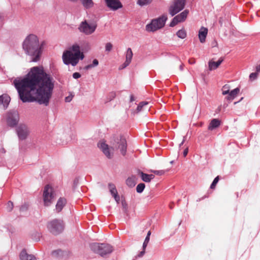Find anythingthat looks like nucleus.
<instances>
[{
    "label": "nucleus",
    "instance_id": "1",
    "mask_svg": "<svg viewBox=\"0 0 260 260\" xmlns=\"http://www.w3.org/2000/svg\"><path fill=\"white\" fill-rule=\"evenodd\" d=\"M55 81L42 66L34 67L22 79L14 81L20 100L23 102H37L47 106L52 98Z\"/></svg>",
    "mask_w": 260,
    "mask_h": 260
},
{
    "label": "nucleus",
    "instance_id": "2",
    "mask_svg": "<svg viewBox=\"0 0 260 260\" xmlns=\"http://www.w3.org/2000/svg\"><path fill=\"white\" fill-rule=\"evenodd\" d=\"M22 47L26 54L31 57V61L37 62L40 60L41 50L37 36L30 34L27 36L23 41Z\"/></svg>",
    "mask_w": 260,
    "mask_h": 260
},
{
    "label": "nucleus",
    "instance_id": "3",
    "mask_svg": "<svg viewBox=\"0 0 260 260\" xmlns=\"http://www.w3.org/2000/svg\"><path fill=\"white\" fill-rule=\"evenodd\" d=\"M84 55L80 51V46L77 44H74L68 50L65 51L62 54V60L66 64H72L75 66L80 60H82Z\"/></svg>",
    "mask_w": 260,
    "mask_h": 260
},
{
    "label": "nucleus",
    "instance_id": "4",
    "mask_svg": "<svg viewBox=\"0 0 260 260\" xmlns=\"http://www.w3.org/2000/svg\"><path fill=\"white\" fill-rule=\"evenodd\" d=\"M90 247L94 252L98 253L101 256L109 254L113 250L112 247L108 244L95 243L90 244Z\"/></svg>",
    "mask_w": 260,
    "mask_h": 260
},
{
    "label": "nucleus",
    "instance_id": "5",
    "mask_svg": "<svg viewBox=\"0 0 260 260\" xmlns=\"http://www.w3.org/2000/svg\"><path fill=\"white\" fill-rule=\"evenodd\" d=\"M167 20L166 15H162L157 19H153L150 24L146 25V30L149 31H154L163 27Z\"/></svg>",
    "mask_w": 260,
    "mask_h": 260
},
{
    "label": "nucleus",
    "instance_id": "6",
    "mask_svg": "<svg viewBox=\"0 0 260 260\" xmlns=\"http://www.w3.org/2000/svg\"><path fill=\"white\" fill-rule=\"evenodd\" d=\"M135 100V98L131 95V115H138L141 112L149 108L147 106L149 104V102L143 101L137 104L136 103H134Z\"/></svg>",
    "mask_w": 260,
    "mask_h": 260
},
{
    "label": "nucleus",
    "instance_id": "7",
    "mask_svg": "<svg viewBox=\"0 0 260 260\" xmlns=\"http://www.w3.org/2000/svg\"><path fill=\"white\" fill-rule=\"evenodd\" d=\"M47 228L51 233L57 235L63 230L64 224L62 220L55 219L48 222Z\"/></svg>",
    "mask_w": 260,
    "mask_h": 260
},
{
    "label": "nucleus",
    "instance_id": "8",
    "mask_svg": "<svg viewBox=\"0 0 260 260\" xmlns=\"http://www.w3.org/2000/svg\"><path fill=\"white\" fill-rule=\"evenodd\" d=\"M55 192L53 188L47 185L45 186L43 191V201L45 206H50L55 198Z\"/></svg>",
    "mask_w": 260,
    "mask_h": 260
},
{
    "label": "nucleus",
    "instance_id": "9",
    "mask_svg": "<svg viewBox=\"0 0 260 260\" xmlns=\"http://www.w3.org/2000/svg\"><path fill=\"white\" fill-rule=\"evenodd\" d=\"M185 0H174L173 4L169 9V13L172 16L183 10L185 7Z\"/></svg>",
    "mask_w": 260,
    "mask_h": 260
},
{
    "label": "nucleus",
    "instance_id": "10",
    "mask_svg": "<svg viewBox=\"0 0 260 260\" xmlns=\"http://www.w3.org/2000/svg\"><path fill=\"white\" fill-rule=\"evenodd\" d=\"M97 25L94 23H88L86 21L82 22L79 27L80 32L89 35L94 32Z\"/></svg>",
    "mask_w": 260,
    "mask_h": 260
},
{
    "label": "nucleus",
    "instance_id": "11",
    "mask_svg": "<svg viewBox=\"0 0 260 260\" xmlns=\"http://www.w3.org/2000/svg\"><path fill=\"white\" fill-rule=\"evenodd\" d=\"M6 122L11 127L16 126L19 121V115L16 111H11L6 114Z\"/></svg>",
    "mask_w": 260,
    "mask_h": 260
},
{
    "label": "nucleus",
    "instance_id": "12",
    "mask_svg": "<svg viewBox=\"0 0 260 260\" xmlns=\"http://www.w3.org/2000/svg\"><path fill=\"white\" fill-rule=\"evenodd\" d=\"M98 147L108 158H111L113 155V149L110 148L105 142L100 141L98 144Z\"/></svg>",
    "mask_w": 260,
    "mask_h": 260
},
{
    "label": "nucleus",
    "instance_id": "13",
    "mask_svg": "<svg viewBox=\"0 0 260 260\" xmlns=\"http://www.w3.org/2000/svg\"><path fill=\"white\" fill-rule=\"evenodd\" d=\"M189 11L187 10H185L180 14L176 16L173 19L172 22L170 23V26L173 27L177 24L179 22L184 21L188 14Z\"/></svg>",
    "mask_w": 260,
    "mask_h": 260
},
{
    "label": "nucleus",
    "instance_id": "14",
    "mask_svg": "<svg viewBox=\"0 0 260 260\" xmlns=\"http://www.w3.org/2000/svg\"><path fill=\"white\" fill-rule=\"evenodd\" d=\"M106 6L112 11L121 8L122 5L119 0H105Z\"/></svg>",
    "mask_w": 260,
    "mask_h": 260
},
{
    "label": "nucleus",
    "instance_id": "15",
    "mask_svg": "<svg viewBox=\"0 0 260 260\" xmlns=\"http://www.w3.org/2000/svg\"><path fill=\"white\" fill-rule=\"evenodd\" d=\"M17 132L19 139L23 140L25 139L29 134V130L25 125H20L17 128Z\"/></svg>",
    "mask_w": 260,
    "mask_h": 260
},
{
    "label": "nucleus",
    "instance_id": "16",
    "mask_svg": "<svg viewBox=\"0 0 260 260\" xmlns=\"http://www.w3.org/2000/svg\"><path fill=\"white\" fill-rule=\"evenodd\" d=\"M10 101L11 98L7 94L0 95V109L3 110L7 109Z\"/></svg>",
    "mask_w": 260,
    "mask_h": 260
},
{
    "label": "nucleus",
    "instance_id": "17",
    "mask_svg": "<svg viewBox=\"0 0 260 260\" xmlns=\"http://www.w3.org/2000/svg\"><path fill=\"white\" fill-rule=\"evenodd\" d=\"M108 188L110 193L114 197L115 201L117 203H119L120 197L118 194V192L115 185L112 183H110L108 184Z\"/></svg>",
    "mask_w": 260,
    "mask_h": 260
},
{
    "label": "nucleus",
    "instance_id": "18",
    "mask_svg": "<svg viewBox=\"0 0 260 260\" xmlns=\"http://www.w3.org/2000/svg\"><path fill=\"white\" fill-rule=\"evenodd\" d=\"M117 143L119 144L118 147L120 149L121 153L123 155H124L126 150V142L125 139L123 137H121L119 139V141Z\"/></svg>",
    "mask_w": 260,
    "mask_h": 260
},
{
    "label": "nucleus",
    "instance_id": "19",
    "mask_svg": "<svg viewBox=\"0 0 260 260\" xmlns=\"http://www.w3.org/2000/svg\"><path fill=\"white\" fill-rule=\"evenodd\" d=\"M208 34V29L204 27H202L199 31V38L201 43L205 42L206 38Z\"/></svg>",
    "mask_w": 260,
    "mask_h": 260
},
{
    "label": "nucleus",
    "instance_id": "20",
    "mask_svg": "<svg viewBox=\"0 0 260 260\" xmlns=\"http://www.w3.org/2000/svg\"><path fill=\"white\" fill-rule=\"evenodd\" d=\"M20 260H36L34 255L28 254L25 250H23L20 253Z\"/></svg>",
    "mask_w": 260,
    "mask_h": 260
},
{
    "label": "nucleus",
    "instance_id": "21",
    "mask_svg": "<svg viewBox=\"0 0 260 260\" xmlns=\"http://www.w3.org/2000/svg\"><path fill=\"white\" fill-rule=\"evenodd\" d=\"M67 203L66 199L63 198H60L57 201L56 205V211L57 212H60L63 208L64 207Z\"/></svg>",
    "mask_w": 260,
    "mask_h": 260
},
{
    "label": "nucleus",
    "instance_id": "22",
    "mask_svg": "<svg viewBox=\"0 0 260 260\" xmlns=\"http://www.w3.org/2000/svg\"><path fill=\"white\" fill-rule=\"evenodd\" d=\"M223 61V58L220 57L217 62L210 60L209 61V69L210 71L216 69Z\"/></svg>",
    "mask_w": 260,
    "mask_h": 260
},
{
    "label": "nucleus",
    "instance_id": "23",
    "mask_svg": "<svg viewBox=\"0 0 260 260\" xmlns=\"http://www.w3.org/2000/svg\"><path fill=\"white\" fill-rule=\"evenodd\" d=\"M140 175L142 180L145 182H150L154 178V175L147 174L143 172H140Z\"/></svg>",
    "mask_w": 260,
    "mask_h": 260
},
{
    "label": "nucleus",
    "instance_id": "24",
    "mask_svg": "<svg viewBox=\"0 0 260 260\" xmlns=\"http://www.w3.org/2000/svg\"><path fill=\"white\" fill-rule=\"evenodd\" d=\"M220 121L217 119H213L211 120L208 126L209 130H213V129L218 127L220 125Z\"/></svg>",
    "mask_w": 260,
    "mask_h": 260
},
{
    "label": "nucleus",
    "instance_id": "25",
    "mask_svg": "<svg viewBox=\"0 0 260 260\" xmlns=\"http://www.w3.org/2000/svg\"><path fill=\"white\" fill-rule=\"evenodd\" d=\"M149 239H150V238L149 237L145 238V241L143 244V250L142 251H141L140 252V253L138 255V256H137L138 257H141L144 255V254L145 252L146 247H147V244L149 241Z\"/></svg>",
    "mask_w": 260,
    "mask_h": 260
},
{
    "label": "nucleus",
    "instance_id": "26",
    "mask_svg": "<svg viewBox=\"0 0 260 260\" xmlns=\"http://www.w3.org/2000/svg\"><path fill=\"white\" fill-rule=\"evenodd\" d=\"M82 4L86 8H91L93 6V2L92 0H81Z\"/></svg>",
    "mask_w": 260,
    "mask_h": 260
},
{
    "label": "nucleus",
    "instance_id": "27",
    "mask_svg": "<svg viewBox=\"0 0 260 260\" xmlns=\"http://www.w3.org/2000/svg\"><path fill=\"white\" fill-rule=\"evenodd\" d=\"M152 0H138L137 4L141 6L147 5L150 4Z\"/></svg>",
    "mask_w": 260,
    "mask_h": 260
},
{
    "label": "nucleus",
    "instance_id": "28",
    "mask_svg": "<svg viewBox=\"0 0 260 260\" xmlns=\"http://www.w3.org/2000/svg\"><path fill=\"white\" fill-rule=\"evenodd\" d=\"M177 36L181 39H184L186 36V31L183 29H180L177 32Z\"/></svg>",
    "mask_w": 260,
    "mask_h": 260
},
{
    "label": "nucleus",
    "instance_id": "29",
    "mask_svg": "<svg viewBox=\"0 0 260 260\" xmlns=\"http://www.w3.org/2000/svg\"><path fill=\"white\" fill-rule=\"evenodd\" d=\"M145 187V185L144 183H139L137 186V187H136L137 192L138 193H141L144 189Z\"/></svg>",
    "mask_w": 260,
    "mask_h": 260
},
{
    "label": "nucleus",
    "instance_id": "30",
    "mask_svg": "<svg viewBox=\"0 0 260 260\" xmlns=\"http://www.w3.org/2000/svg\"><path fill=\"white\" fill-rule=\"evenodd\" d=\"M230 86L228 84L224 85L222 88V93L223 95H225L230 92Z\"/></svg>",
    "mask_w": 260,
    "mask_h": 260
},
{
    "label": "nucleus",
    "instance_id": "31",
    "mask_svg": "<svg viewBox=\"0 0 260 260\" xmlns=\"http://www.w3.org/2000/svg\"><path fill=\"white\" fill-rule=\"evenodd\" d=\"M240 92V88L237 87L234 90L230 91L229 93L231 94V95L233 97V98L234 99L235 97H236Z\"/></svg>",
    "mask_w": 260,
    "mask_h": 260
},
{
    "label": "nucleus",
    "instance_id": "32",
    "mask_svg": "<svg viewBox=\"0 0 260 260\" xmlns=\"http://www.w3.org/2000/svg\"><path fill=\"white\" fill-rule=\"evenodd\" d=\"M150 172L154 173L156 175L161 176L165 174L166 173V171L165 170H151L150 171Z\"/></svg>",
    "mask_w": 260,
    "mask_h": 260
},
{
    "label": "nucleus",
    "instance_id": "33",
    "mask_svg": "<svg viewBox=\"0 0 260 260\" xmlns=\"http://www.w3.org/2000/svg\"><path fill=\"white\" fill-rule=\"evenodd\" d=\"M219 180V177L218 176L214 179L213 181L212 182V184H211V186H210L211 189H213L215 188L216 185L217 183H218Z\"/></svg>",
    "mask_w": 260,
    "mask_h": 260
},
{
    "label": "nucleus",
    "instance_id": "34",
    "mask_svg": "<svg viewBox=\"0 0 260 260\" xmlns=\"http://www.w3.org/2000/svg\"><path fill=\"white\" fill-rule=\"evenodd\" d=\"M116 96V93L115 92H112L111 93H109V94L108 95V96H107V102H109V101H111V100H113Z\"/></svg>",
    "mask_w": 260,
    "mask_h": 260
},
{
    "label": "nucleus",
    "instance_id": "35",
    "mask_svg": "<svg viewBox=\"0 0 260 260\" xmlns=\"http://www.w3.org/2000/svg\"><path fill=\"white\" fill-rule=\"evenodd\" d=\"M113 48V45L111 43H107L105 45V51L110 52Z\"/></svg>",
    "mask_w": 260,
    "mask_h": 260
},
{
    "label": "nucleus",
    "instance_id": "36",
    "mask_svg": "<svg viewBox=\"0 0 260 260\" xmlns=\"http://www.w3.org/2000/svg\"><path fill=\"white\" fill-rule=\"evenodd\" d=\"M7 210L9 212H11L13 208V204L12 202L9 201L7 204Z\"/></svg>",
    "mask_w": 260,
    "mask_h": 260
},
{
    "label": "nucleus",
    "instance_id": "37",
    "mask_svg": "<svg viewBox=\"0 0 260 260\" xmlns=\"http://www.w3.org/2000/svg\"><path fill=\"white\" fill-rule=\"evenodd\" d=\"M28 207V205L27 204H24V205H22L21 207L20 208V211L21 212H23L26 211Z\"/></svg>",
    "mask_w": 260,
    "mask_h": 260
},
{
    "label": "nucleus",
    "instance_id": "38",
    "mask_svg": "<svg viewBox=\"0 0 260 260\" xmlns=\"http://www.w3.org/2000/svg\"><path fill=\"white\" fill-rule=\"evenodd\" d=\"M257 73H251L249 76V78L251 80H253L255 79L257 77Z\"/></svg>",
    "mask_w": 260,
    "mask_h": 260
},
{
    "label": "nucleus",
    "instance_id": "39",
    "mask_svg": "<svg viewBox=\"0 0 260 260\" xmlns=\"http://www.w3.org/2000/svg\"><path fill=\"white\" fill-rule=\"evenodd\" d=\"M128 54H127L126 55V61H125V62L121 66H120L119 67V69L120 70H122L124 68H125L126 66H127L128 65V61H127V59H128Z\"/></svg>",
    "mask_w": 260,
    "mask_h": 260
},
{
    "label": "nucleus",
    "instance_id": "40",
    "mask_svg": "<svg viewBox=\"0 0 260 260\" xmlns=\"http://www.w3.org/2000/svg\"><path fill=\"white\" fill-rule=\"evenodd\" d=\"M73 98V95L72 94H71L65 98V101L66 102H70L72 101Z\"/></svg>",
    "mask_w": 260,
    "mask_h": 260
},
{
    "label": "nucleus",
    "instance_id": "41",
    "mask_svg": "<svg viewBox=\"0 0 260 260\" xmlns=\"http://www.w3.org/2000/svg\"><path fill=\"white\" fill-rule=\"evenodd\" d=\"M80 77H81V75H80L79 73L76 72V73H74L73 74V77L74 79H78V78H79Z\"/></svg>",
    "mask_w": 260,
    "mask_h": 260
},
{
    "label": "nucleus",
    "instance_id": "42",
    "mask_svg": "<svg viewBox=\"0 0 260 260\" xmlns=\"http://www.w3.org/2000/svg\"><path fill=\"white\" fill-rule=\"evenodd\" d=\"M98 64H99L98 60L96 59H94L93 60L92 64L91 65L93 66V67H94L97 66L98 65Z\"/></svg>",
    "mask_w": 260,
    "mask_h": 260
},
{
    "label": "nucleus",
    "instance_id": "43",
    "mask_svg": "<svg viewBox=\"0 0 260 260\" xmlns=\"http://www.w3.org/2000/svg\"><path fill=\"white\" fill-rule=\"evenodd\" d=\"M188 152V147H186L183 151L184 157H185L187 155Z\"/></svg>",
    "mask_w": 260,
    "mask_h": 260
},
{
    "label": "nucleus",
    "instance_id": "44",
    "mask_svg": "<svg viewBox=\"0 0 260 260\" xmlns=\"http://www.w3.org/2000/svg\"><path fill=\"white\" fill-rule=\"evenodd\" d=\"M229 95L225 98L228 101H232L233 100H234V99L233 98V97L231 95V94H230V93H228Z\"/></svg>",
    "mask_w": 260,
    "mask_h": 260
},
{
    "label": "nucleus",
    "instance_id": "45",
    "mask_svg": "<svg viewBox=\"0 0 260 260\" xmlns=\"http://www.w3.org/2000/svg\"><path fill=\"white\" fill-rule=\"evenodd\" d=\"M93 66L91 65V64H88L87 66H86L85 67V69L86 70H88L90 68H93Z\"/></svg>",
    "mask_w": 260,
    "mask_h": 260
},
{
    "label": "nucleus",
    "instance_id": "46",
    "mask_svg": "<svg viewBox=\"0 0 260 260\" xmlns=\"http://www.w3.org/2000/svg\"><path fill=\"white\" fill-rule=\"evenodd\" d=\"M122 205L123 206V209L124 210H125L127 205L125 204V203L124 201H122Z\"/></svg>",
    "mask_w": 260,
    "mask_h": 260
},
{
    "label": "nucleus",
    "instance_id": "47",
    "mask_svg": "<svg viewBox=\"0 0 260 260\" xmlns=\"http://www.w3.org/2000/svg\"><path fill=\"white\" fill-rule=\"evenodd\" d=\"M126 183L127 185H129V184L130 183V180H129V178H127L126 180Z\"/></svg>",
    "mask_w": 260,
    "mask_h": 260
},
{
    "label": "nucleus",
    "instance_id": "48",
    "mask_svg": "<svg viewBox=\"0 0 260 260\" xmlns=\"http://www.w3.org/2000/svg\"><path fill=\"white\" fill-rule=\"evenodd\" d=\"M150 235H151V232L149 231L147 233V235L146 237H149L150 238Z\"/></svg>",
    "mask_w": 260,
    "mask_h": 260
},
{
    "label": "nucleus",
    "instance_id": "49",
    "mask_svg": "<svg viewBox=\"0 0 260 260\" xmlns=\"http://www.w3.org/2000/svg\"><path fill=\"white\" fill-rule=\"evenodd\" d=\"M256 71L257 72H259L260 71V64L258 66L256 67Z\"/></svg>",
    "mask_w": 260,
    "mask_h": 260
},
{
    "label": "nucleus",
    "instance_id": "50",
    "mask_svg": "<svg viewBox=\"0 0 260 260\" xmlns=\"http://www.w3.org/2000/svg\"><path fill=\"white\" fill-rule=\"evenodd\" d=\"M170 208L171 209H172V208H173V203L171 204L170 205Z\"/></svg>",
    "mask_w": 260,
    "mask_h": 260
},
{
    "label": "nucleus",
    "instance_id": "51",
    "mask_svg": "<svg viewBox=\"0 0 260 260\" xmlns=\"http://www.w3.org/2000/svg\"><path fill=\"white\" fill-rule=\"evenodd\" d=\"M184 140H183L182 141V142L180 143V146L181 145H183V144L184 143Z\"/></svg>",
    "mask_w": 260,
    "mask_h": 260
},
{
    "label": "nucleus",
    "instance_id": "52",
    "mask_svg": "<svg viewBox=\"0 0 260 260\" xmlns=\"http://www.w3.org/2000/svg\"><path fill=\"white\" fill-rule=\"evenodd\" d=\"M133 157H135V158H137V155L135 154L133 155Z\"/></svg>",
    "mask_w": 260,
    "mask_h": 260
},
{
    "label": "nucleus",
    "instance_id": "53",
    "mask_svg": "<svg viewBox=\"0 0 260 260\" xmlns=\"http://www.w3.org/2000/svg\"><path fill=\"white\" fill-rule=\"evenodd\" d=\"M130 50V48H128L127 52H128Z\"/></svg>",
    "mask_w": 260,
    "mask_h": 260
},
{
    "label": "nucleus",
    "instance_id": "54",
    "mask_svg": "<svg viewBox=\"0 0 260 260\" xmlns=\"http://www.w3.org/2000/svg\"><path fill=\"white\" fill-rule=\"evenodd\" d=\"M131 57L132 56V55H133V53H132V52L131 51Z\"/></svg>",
    "mask_w": 260,
    "mask_h": 260
},
{
    "label": "nucleus",
    "instance_id": "55",
    "mask_svg": "<svg viewBox=\"0 0 260 260\" xmlns=\"http://www.w3.org/2000/svg\"><path fill=\"white\" fill-rule=\"evenodd\" d=\"M189 62L190 63H192V62H190V60H189Z\"/></svg>",
    "mask_w": 260,
    "mask_h": 260
}]
</instances>
